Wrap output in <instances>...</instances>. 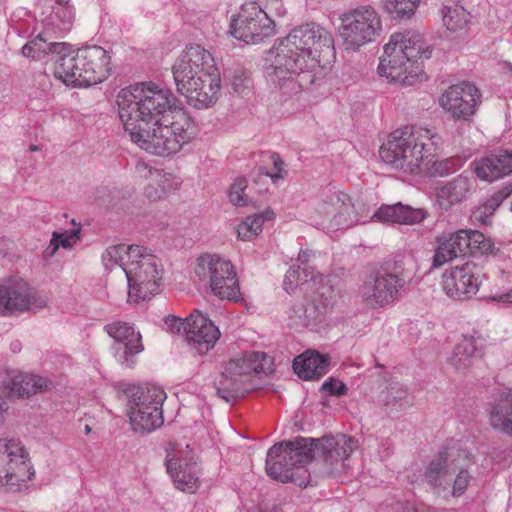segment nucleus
<instances>
[{"label":"nucleus","mask_w":512,"mask_h":512,"mask_svg":"<svg viewBox=\"0 0 512 512\" xmlns=\"http://www.w3.org/2000/svg\"><path fill=\"white\" fill-rule=\"evenodd\" d=\"M116 102L131 141L151 154H175L194 136V121L187 110L170 89L153 81L122 88Z\"/></svg>","instance_id":"nucleus-1"},{"label":"nucleus","mask_w":512,"mask_h":512,"mask_svg":"<svg viewBox=\"0 0 512 512\" xmlns=\"http://www.w3.org/2000/svg\"><path fill=\"white\" fill-rule=\"evenodd\" d=\"M332 49V38L323 27L316 24L297 27L267 52L265 74L270 82L288 93L309 89L317 80L321 54Z\"/></svg>","instance_id":"nucleus-2"},{"label":"nucleus","mask_w":512,"mask_h":512,"mask_svg":"<svg viewBox=\"0 0 512 512\" xmlns=\"http://www.w3.org/2000/svg\"><path fill=\"white\" fill-rule=\"evenodd\" d=\"M358 441L346 434L324 436L320 439L297 437L273 445L267 452L266 473L279 482H294L306 487L308 464L315 453L322 459L324 473L332 477L345 475L349 457L358 448Z\"/></svg>","instance_id":"nucleus-3"},{"label":"nucleus","mask_w":512,"mask_h":512,"mask_svg":"<svg viewBox=\"0 0 512 512\" xmlns=\"http://www.w3.org/2000/svg\"><path fill=\"white\" fill-rule=\"evenodd\" d=\"M30 41L22 47L26 57L40 59L52 54L54 75L67 86L89 87L106 80L111 72V57L100 46L74 50L68 43H47L44 39Z\"/></svg>","instance_id":"nucleus-4"},{"label":"nucleus","mask_w":512,"mask_h":512,"mask_svg":"<svg viewBox=\"0 0 512 512\" xmlns=\"http://www.w3.org/2000/svg\"><path fill=\"white\" fill-rule=\"evenodd\" d=\"M172 73L176 89L190 106L206 109L220 97L221 77L212 54L199 45H190L176 59Z\"/></svg>","instance_id":"nucleus-5"},{"label":"nucleus","mask_w":512,"mask_h":512,"mask_svg":"<svg viewBox=\"0 0 512 512\" xmlns=\"http://www.w3.org/2000/svg\"><path fill=\"white\" fill-rule=\"evenodd\" d=\"M377 68L378 74L388 82L412 86L423 74L421 59L431 56L422 37L411 31L393 33L383 47Z\"/></svg>","instance_id":"nucleus-6"},{"label":"nucleus","mask_w":512,"mask_h":512,"mask_svg":"<svg viewBox=\"0 0 512 512\" xmlns=\"http://www.w3.org/2000/svg\"><path fill=\"white\" fill-rule=\"evenodd\" d=\"M131 261L124 266L128 282V301L140 303L160 292L163 269L160 260L146 248L136 246L130 252Z\"/></svg>","instance_id":"nucleus-7"},{"label":"nucleus","mask_w":512,"mask_h":512,"mask_svg":"<svg viewBox=\"0 0 512 512\" xmlns=\"http://www.w3.org/2000/svg\"><path fill=\"white\" fill-rule=\"evenodd\" d=\"M274 371L273 359L264 352H250L242 357L231 359L215 381L217 395L231 402L246 391L245 379L251 373L269 375Z\"/></svg>","instance_id":"nucleus-8"},{"label":"nucleus","mask_w":512,"mask_h":512,"mask_svg":"<svg viewBox=\"0 0 512 512\" xmlns=\"http://www.w3.org/2000/svg\"><path fill=\"white\" fill-rule=\"evenodd\" d=\"M436 150L428 130L406 125L388 135L379 155L381 160H428L437 156Z\"/></svg>","instance_id":"nucleus-9"},{"label":"nucleus","mask_w":512,"mask_h":512,"mask_svg":"<svg viewBox=\"0 0 512 512\" xmlns=\"http://www.w3.org/2000/svg\"><path fill=\"white\" fill-rule=\"evenodd\" d=\"M194 271L218 298L234 302L242 300L237 273L230 260L205 253L197 258Z\"/></svg>","instance_id":"nucleus-10"},{"label":"nucleus","mask_w":512,"mask_h":512,"mask_svg":"<svg viewBox=\"0 0 512 512\" xmlns=\"http://www.w3.org/2000/svg\"><path fill=\"white\" fill-rule=\"evenodd\" d=\"M165 399L166 393L160 387L134 389L127 404L133 430L151 432L159 428L164 422L162 405Z\"/></svg>","instance_id":"nucleus-11"},{"label":"nucleus","mask_w":512,"mask_h":512,"mask_svg":"<svg viewBox=\"0 0 512 512\" xmlns=\"http://www.w3.org/2000/svg\"><path fill=\"white\" fill-rule=\"evenodd\" d=\"M339 37L346 50L357 51L372 42L380 33L381 19L375 9L361 6L350 10L340 17Z\"/></svg>","instance_id":"nucleus-12"},{"label":"nucleus","mask_w":512,"mask_h":512,"mask_svg":"<svg viewBox=\"0 0 512 512\" xmlns=\"http://www.w3.org/2000/svg\"><path fill=\"white\" fill-rule=\"evenodd\" d=\"M230 33L247 44H257L274 35V22L256 2H247L232 18Z\"/></svg>","instance_id":"nucleus-13"},{"label":"nucleus","mask_w":512,"mask_h":512,"mask_svg":"<svg viewBox=\"0 0 512 512\" xmlns=\"http://www.w3.org/2000/svg\"><path fill=\"white\" fill-rule=\"evenodd\" d=\"M166 466L177 489L194 493L200 485L199 466L189 445L168 443Z\"/></svg>","instance_id":"nucleus-14"},{"label":"nucleus","mask_w":512,"mask_h":512,"mask_svg":"<svg viewBox=\"0 0 512 512\" xmlns=\"http://www.w3.org/2000/svg\"><path fill=\"white\" fill-rule=\"evenodd\" d=\"M439 106L452 119L469 121L482 103V93L472 82L449 86L439 97Z\"/></svg>","instance_id":"nucleus-15"},{"label":"nucleus","mask_w":512,"mask_h":512,"mask_svg":"<svg viewBox=\"0 0 512 512\" xmlns=\"http://www.w3.org/2000/svg\"><path fill=\"white\" fill-rule=\"evenodd\" d=\"M48 299L23 279H10L0 284V316L38 310Z\"/></svg>","instance_id":"nucleus-16"},{"label":"nucleus","mask_w":512,"mask_h":512,"mask_svg":"<svg viewBox=\"0 0 512 512\" xmlns=\"http://www.w3.org/2000/svg\"><path fill=\"white\" fill-rule=\"evenodd\" d=\"M34 471L23 445L16 439H0V484L19 486L31 480Z\"/></svg>","instance_id":"nucleus-17"},{"label":"nucleus","mask_w":512,"mask_h":512,"mask_svg":"<svg viewBox=\"0 0 512 512\" xmlns=\"http://www.w3.org/2000/svg\"><path fill=\"white\" fill-rule=\"evenodd\" d=\"M482 276L481 269L475 263L466 262L442 275V288L452 299H470L478 292Z\"/></svg>","instance_id":"nucleus-18"},{"label":"nucleus","mask_w":512,"mask_h":512,"mask_svg":"<svg viewBox=\"0 0 512 512\" xmlns=\"http://www.w3.org/2000/svg\"><path fill=\"white\" fill-rule=\"evenodd\" d=\"M402 284V279L396 274L377 273L366 278L359 288V296L366 306L382 308L395 300Z\"/></svg>","instance_id":"nucleus-19"},{"label":"nucleus","mask_w":512,"mask_h":512,"mask_svg":"<svg viewBox=\"0 0 512 512\" xmlns=\"http://www.w3.org/2000/svg\"><path fill=\"white\" fill-rule=\"evenodd\" d=\"M352 212L353 204L347 194H333L317 205L316 222L324 228L337 230L353 223Z\"/></svg>","instance_id":"nucleus-20"},{"label":"nucleus","mask_w":512,"mask_h":512,"mask_svg":"<svg viewBox=\"0 0 512 512\" xmlns=\"http://www.w3.org/2000/svg\"><path fill=\"white\" fill-rule=\"evenodd\" d=\"M135 169L140 177L150 180L145 188V195L151 201L164 199L181 185L180 178L164 172L161 168L151 166L148 162H137Z\"/></svg>","instance_id":"nucleus-21"},{"label":"nucleus","mask_w":512,"mask_h":512,"mask_svg":"<svg viewBox=\"0 0 512 512\" xmlns=\"http://www.w3.org/2000/svg\"><path fill=\"white\" fill-rule=\"evenodd\" d=\"M75 12L69 0H55L51 14L43 22V31L32 41L45 39L47 43H57L51 38L62 37L74 22Z\"/></svg>","instance_id":"nucleus-22"},{"label":"nucleus","mask_w":512,"mask_h":512,"mask_svg":"<svg viewBox=\"0 0 512 512\" xmlns=\"http://www.w3.org/2000/svg\"><path fill=\"white\" fill-rule=\"evenodd\" d=\"M187 340L200 351L214 347L220 337V331L214 323L199 311L187 318Z\"/></svg>","instance_id":"nucleus-23"},{"label":"nucleus","mask_w":512,"mask_h":512,"mask_svg":"<svg viewBox=\"0 0 512 512\" xmlns=\"http://www.w3.org/2000/svg\"><path fill=\"white\" fill-rule=\"evenodd\" d=\"M459 458L461 452L454 449H448L433 460L425 471L426 481L435 487L447 488L451 483L452 475L459 468Z\"/></svg>","instance_id":"nucleus-24"},{"label":"nucleus","mask_w":512,"mask_h":512,"mask_svg":"<svg viewBox=\"0 0 512 512\" xmlns=\"http://www.w3.org/2000/svg\"><path fill=\"white\" fill-rule=\"evenodd\" d=\"M4 385L12 396L27 398L51 391L56 387V383L48 377L24 372H17L10 376Z\"/></svg>","instance_id":"nucleus-25"},{"label":"nucleus","mask_w":512,"mask_h":512,"mask_svg":"<svg viewBox=\"0 0 512 512\" xmlns=\"http://www.w3.org/2000/svg\"><path fill=\"white\" fill-rule=\"evenodd\" d=\"M466 254V242L460 230L436 237L432 268L438 269L457 257Z\"/></svg>","instance_id":"nucleus-26"},{"label":"nucleus","mask_w":512,"mask_h":512,"mask_svg":"<svg viewBox=\"0 0 512 512\" xmlns=\"http://www.w3.org/2000/svg\"><path fill=\"white\" fill-rule=\"evenodd\" d=\"M104 330L118 344L123 345V361L128 362L129 356L143 350L141 335L136 332L133 326L126 322L115 321L105 325Z\"/></svg>","instance_id":"nucleus-27"},{"label":"nucleus","mask_w":512,"mask_h":512,"mask_svg":"<svg viewBox=\"0 0 512 512\" xmlns=\"http://www.w3.org/2000/svg\"><path fill=\"white\" fill-rule=\"evenodd\" d=\"M488 423L493 430L512 436V389L491 405Z\"/></svg>","instance_id":"nucleus-28"},{"label":"nucleus","mask_w":512,"mask_h":512,"mask_svg":"<svg viewBox=\"0 0 512 512\" xmlns=\"http://www.w3.org/2000/svg\"><path fill=\"white\" fill-rule=\"evenodd\" d=\"M329 359L319 353L307 351L293 361L295 373L304 380L319 378L327 371Z\"/></svg>","instance_id":"nucleus-29"},{"label":"nucleus","mask_w":512,"mask_h":512,"mask_svg":"<svg viewBox=\"0 0 512 512\" xmlns=\"http://www.w3.org/2000/svg\"><path fill=\"white\" fill-rule=\"evenodd\" d=\"M471 189V180L460 176L438 190L437 201L443 210H448L460 203Z\"/></svg>","instance_id":"nucleus-30"},{"label":"nucleus","mask_w":512,"mask_h":512,"mask_svg":"<svg viewBox=\"0 0 512 512\" xmlns=\"http://www.w3.org/2000/svg\"><path fill=\"white\" fill-rule=\"evenodd\" d=\"M477 352L476 339L470 336H462L456 343L448 361L455 370L463 372L473 364Z\"/></svg>","instance_id":"nucleus-31"},{"label":"nucleus","mask_w":512,"mask_h":512,"mask_svg":"<svg viewBox=\"0 0 512 512\" xmlns=\"http://www.w3.org/2000/svg\"><path fill=\"white\" fill-rule=\"evenodd\" d=\"M321 310L315 303L295 302L288 310L289 325L295 328L315 326L321 320Z\"/></svg>","instance_id":"nucleus-32"},{"label":"nucleus","mask_w":512,"mask_h":512,"mask_svg":"<svg viewBox=\"0 0 512 512\" xmlns=\"http://www.w3.org/2000/svg\"><path fill=\"white\" fill-rule=\"evenodd\" d=\"M312 283L319 285L314 292L313 303L319 307L321 315H323L335 304L337 291L331 284V280L319 273H316V282Z\"/></svg>","instance_id":"nucleus-33"},{"label":"nucleus","mask_w":512,"mask_h":512,"mask_svg":"<svg viewBox=\"0 0 512 512\" xmlns=\"http://www.w3.org/2000/svg\"><path fill=\"white\" fill-rule=\"evenodd\" d=\"M473 171L480 180L493 182L512 173V162H473Z\"/></svg>","instance_id":"nucleus-34"},{"label":"nucleus","mask_w":512,"mask_h":512,"mask_svg":"<svg viewBox=\"0 0 512 512\" xmlns=\"http://www.w3.org/2000/svg\"><path fill=\"white\" fill-rule=\"evenodd\" d=\"M275 213L271 209H266L263 213L248 216L237 227L238 238L244 241L251 240L262 232V226L265 221L272 220Z\"/></svg>","instance_id":"nucleus-35"},{"label":"nucleus","mask_w":512,"mask_h":512,"mask_svg":"<svg viewBox=\"0 0 512 512\" xmlns=\"http://www.w3.org/2000/svg\"><path fill=\"white\" fill-rule=\"evenodd\" d=\"M443 22L451 32H463L470 22V14L460 5L445 6Z\"/></svg>","instance_id":"nucleus-36"},{"label":"nucleus","mask_w":512,"mask_h":512,"mask_svg":"<svg viewBox=\"0 0 512 512\" xmlns=\"http://www.w3.org/2000/svg\"><path fill=\"white\" fill-rule=\"evenodd\" d=\"M137 245H116L108 247L102 254V262L106 269L112 270L119 267L124 272L127 261H131L130 252Z\"/></svg>","instance_id":"nucleus-37"},{"label":"nucleus","mask_w":512,"mask_h":512,"mask_svg":"<svg viewBox=\"0 0 512 512\" xmlns=\"http://www.w3.org/2000/svg\"><path fill=\"white\" fill-rule=\"evenodd\" d=\"M461 237L466 242V253L481 254L491 253L494 248L493 242L487 238L483 233L477 230H460Z\"/></svg>","instance_id":"nucleus-38"},{"label":"nucleus","mask_w":512,"mask_h":512,"mask_svg":"<svg viewBox=\"0 0 512 512\" xmlns=\"http://www.w3.org/2000/svg\"><path fill=\"white\" fill-rule=\"evenodd\" d=\"M316 282V272L312 267L291 266L285 274L283 286L288 292L292 291L299 284Z\"/></svg>","instance_id":"nucleus-39"},{"label":"nucleus","mask_w":512,"mask_h":512,"mask_svg":"<svg viewBox=\"0 0 512 512\" xmlns=\"http://www.w3.org/2000/svg\"><path fill=\"white\" fill-rule=\"evenodd\" d=\"M248 188V181L244 177H238L230 186L228 198L232 205L237 207H244L250 204L251 200L246 193Z\"/></svg>","instance_id":"nucleus-40"},{"label":"nucleus","mask_w":512,"mask_h":512,"mask_svg":"<svg viewBox=\"0 0 512 512\" xmlns=\"http://www.w3.org/2000/svg\"><path fill=\"white\" fill-rule=\"evenodd\" d=\"M512 194V183L495 192L480 208L484 215H492L496 209Z\"/></svg>","instance_id":"nucleus-41"},{"label":"nucleus","mask_w":512,"mask_h":512,"mask_svg":"<svg viewBox=\"0 0 512 512\" xmlns=\"http://www.w3.org/2000/svg\"><path fill=\"white\" fill-rule=\"evenodd\" d=\"M420 0H386V8L397 17L411 16Z\"/></svg>","instance_id":"nucleus-42"},{"label":"nucleus","mask_w":512,"mask_h":512,"mask_svg":"<svg viewBox=\"0 0 512 512\" xmlns=\"http://www.w3.org/2000/svg\"><path fill=\"white\" fill-rule=\"evenodd\" d=\"M463 461H466V457L461 454V458H459V468L456 471V476L453 480L452 485V494L453 496L462 495L467 489L472 477L468 470L464 468Z\"/></svg>","instance_id":"nucleus-43"},{"label":"nucleus","mask_w":512,"mask_h":512,"mask_svg":"<svg viewBox=\"0 0 512 512\" xmlns=\"http://www.w3.org/2000/svg\"><path fill=\"white\" fill-rule=\"evenodd\" d=\"M373 218H376L383 222H390L400 224L401 218V203L394 205H383L374 214Z\"/></svg>","instance_id":"nucleus-44"},{"label":"nucleus","mask_w":512,"mask_h":512,"mask_svg":"<svg viewBox=\"0 0 512 512\" xmlns=\"http://www.w3.org/2000/svg\"><path fill=\"white\" fill-rule=\"evenodd\" d=\"M260 173L269 177L274 184H277L287 177L288 170L285 162H268V165L260 168Z\"/></svg>","instance_id":"nucleus-45"},{"label":"nucleus","mask_w":512,"mask_h":512,"mask_svg":"<svg viewBox=\"0 0 512 512\" xmlns=\"http://www.w3.org/2000/svg\"><path fill=\"white\" fill-rule=\"evenodd\" d=\"M426 211L423 209H415L401 203L400 224L414 225L422 222L426 218Z\"/></svg>","instance_id":"nucleus-46"},{"label":"nucleus","mask_w":512,"mask_h":512,"mask_svg":"<svg viewBox=\"0 0 512 512\" xmlns=\"http://www.w3.org/2000/svg\"><path fill=\"white\" fill-rule=\"evenodd\" d=\"M81 227L78 225L69 231L64 232H53L52 235L56 238L60 247L64 249L71 248L74 244H76L80 240Z\"/></svg>","instance_id":"nucleus-47"},{"label":"nucleus","mask_w":512,"mask_h":512,"mask_svg":"<svg viewBox=\"0 0 512 512\" xmlns=\"http://www.w3.org/2000/svg\"><path fill=\"white\" fill-rule=\"evenodd\" d=\"M425 164L424 178L444 177L451 172L449 162H422Z\"/></svg>","instance_id":"nucleus-48"},{"label":"nucleus","mask_w":512,"mask_h":512,"mask_svg":"<svg viewBox=\"0 0 512 512\" xmlns=\"http://www.w3.org/2000/svg\"><path fill=\"white\" fill-rule=\"evenodd\" d=\"M228 79L233 87V90L239 94L244 93L251 84L248 74L242 70H235Z\"/></svg>","instance_id":"nucleus-49"},{"label":"nucleus","mask_w":512,"mask_h":512,"mask_svg":"<svg viewBox=\"0 0 512 512\" xmlns=\"http://www.w3.org/2000/svg\"><path fill=\"white\" fill-rule=\"evenodd\" d=\"M392 164L396 169L403 170L405 173H409L415 176L424 177L425 164L422 162H388Z\"/></svg>","instance_id":"nucleus-50"},{"label":"nucleus","mask_w":512,"mask_h":512,"mask_svg":"<svg viewBox=\"0 0 512 512\" xmlns=\"http://www.w3.org/2000/svg\"><path fill=\"white\" fill-rule=\"evenodd\" d=\"M489 300L503 306H512V288L498 287L497 290L489 296Z\"/></svg>","instance_id":"nucleus-51"},{"label":"nucleus","mask_w":512,"mask_h":512,"mask_svg":"<svg viewBox=\"0 0 512 512\" xmlns=\"http://www.w3.org/2000/svg\"><path fill=\"white\" fill-rule=\"evenodd\" d=\"M165 324L168 330L173 334L184 333L187 335V319L183 321L181 318L176 316H168L165 318Z\"/></svg>","instance_id":"nucleus-52"},{"label":"nucleus","mask_w":512,"mask_h":512,"mask_svg":"<svg viewBox=\"0 0 512 512\" xmlns=\"http://www.w3.org/2000/svg\"><path fill=\"white\" fill-rule=\"evenodd\" d=\"M321 389L328 391L331 395H335V396H342V395H345L347 392L346 385L344 383H342L338 380H334V379L325 381L322 384Z\"/></svg>","instance_id":"nucleus-53"},{"label":"nucleus","mask_w":512,"mask_h":512,"mask_svg":"<svg viewBox=\"0 0 512 512\" xmlns=\"http://www.w3.org/2000/svg\"><path fill=\"white\" fill-rule=\"evenodd\" d=\"M270 15H278L283 16L285 14V8L283 6L282 0H266L264 8H262Z\"/></svg>","instance_id":"nucleus-54"},{"label":"nucleus","mask_w":512,"mask_h":512,"mask_svg":"<svg viewBox=\"0 0 512 512\" xmlns=\"http://www.w3.org/2000/svg\"><path fill=\"white\" fill-rule=\"evenodd\" d=\"M484 160H512V149H500L497 154H493Z\"/></svg>","instance_id":"nucleus-55"},{"label":"nucleus","mask_w":512,"mask_h":512,"mask_svg":"<svg viewBox=\"0 0 512 512\" xmlns=\"http://www.w3.org/2000/svg\"><path fill=\"white\" fill-rule=\"evenodd\" d=\"M59 247H60L59 243L57 242L56 238H54V236L52 235V238L50 239V242L44 251V257L45 258L53 257L56 254V252L58 251Z\"/></svg>","instance_id":"nucleus-56"},{"label":"nucleus","mask_w":512,"mask_h":512,"mask_svg":"<svg viewBox=\"0 0 512 512\" xmlns=\"http://www.w3.org/2000/svg\"><path fill=\"white\" fill-rule=\"evenodd\" d=\"M312 256V252L310 250H300L299 254H298V261L301 263V264H306L309 262L310 260V257Z\"/></svg>","instance_id":"nucleus-57"},{"label":"nucleus","mask_w":512,"mask_h":512,"mask_svg":"<svg viewBox=\"0 0 512 512\" xmlns=\"http://www.w3.org/2000/svg\"><path fill=\"white\" fill-rule=\"evenodd\" d=\"M7 408L8 407L6 401L3 399V397L0 396V422H2L4 413Z\"/></svg>","instance_id":"nucleus-58"},{"label":"nucleus","mask_w":512,"mask_h":512,"mask_svg":"<svg viewBox=\"0 0 512 512\" xmlns=\"http://www.w3.org/2000/svg\"><path fill=\"white\" fill-rule=\"evenodd\" d=\"M20 346H21L20 342H15L13 344V350L14 351L20 350Z\"/></svg>","instance_id":"nucleus-59"},{"label":"nucleus","mask_w":512,"mask_h":512,"mask_svg":"<svg viewBox=\"0 0 512 512\" xmlns=\"http://www.w3.org/2000/svg\"><path fill=\"white\" fill-rule=\"evenodd\" d=\"M270 157V160L272 161H275V160H280V157L278 155H275V154H272Z\"/></svg>","instance_id":"nucleus-60"},{"label":"nucleus","mask_w":512,"mask_h":512,"mask_svg":"<svg viewBox=\"0 0 512 512\" xmlns=\"http://www.w3.org/2000/svg\"><path fill=\"white\" fill-rule=\"evenodd\" d=\"M38 149H39L38 146H34V145L30 146L31 151H37Z\"/></svg>","instance_id":"nucleus-61"},{"label":"nucleus","mask_w":512,"mask_h":512,"mask_svg":"<svg viewBox=\"0 0 512 512\" xmlns=\"http://www.w3.org/2000/svg\"><path fill=\"white\" fill-rule=\"evenodd\" d=\"M259 156H260V157H262V158H265V157H267V153H265V152H260Z\"/></svg>","instance_id":"nucleus-62"},{"label":"nucleus","mask_w":512,"mask_h":512,"mask_svg":"<svg viewBox=\"0 0 512 512\" xmlns=\"http://www.w3.org/2000/svg\"><path fill=\"white\" fill-rule=\"evenodd\" d=\"M507 68L512 73V64H507Z\"/></svg>","instance_id":"nucleus-63"},{"label":"nucleus","mask_w":512,"mask_h":512,"mask_svg":"<svg viewBox=\"0 0 512 512\" xmlns=\"http://www.w3.org/2000/svg\"><path fill=\"white\" fill-rule=\"evenodd\" d=\"M85 429H86L87 432L90 431V427L88 425L85 427Z\"/></svg>","instance_id":"nucleus-64"}]
</instances>
